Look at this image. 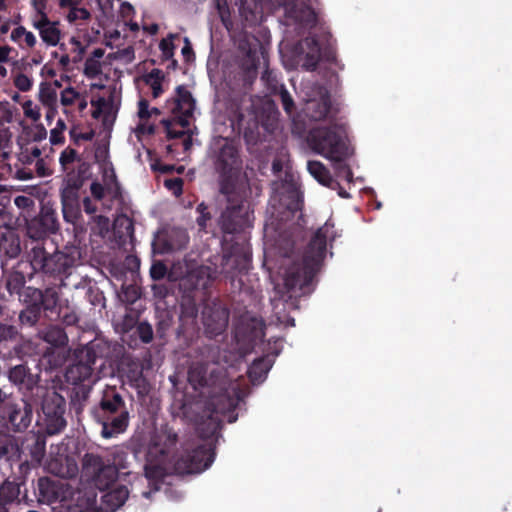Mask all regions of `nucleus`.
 I'll return each instance as SVG.
<instances>
[{
    "label": "nucleus",
    "mask_w": 512,
    "mask_h": 512,
    "mask_svg": "<svg viewBox=\"0 0 512 512\" xmlns=\"http://www.w3.org/2000/svg\"><path fill=\"white\" fill-rule=\"evenodd\" d=\"M176 434L163 428L151 438L146 453L145 474L149 480H155L169 473L193 474L206 470L213 462L210 443H203L197 448H186L173 465L167 462V452L175 444Z\"/></svg>",
    "instance_id": "1"
},
{
    "label": "nucleus",
    "mask_w": 512,
    "mask_h": 512,
    "mask_svg": "<svg viewBox=\"0 0 512 512\" xmlns=\"http://www.w3.org/2000/svg\"><path fill=\"white\" fill-rule=\"evenodd\" d=\"M308 142L315 153L333 163L339 175H342L347 181L352 180L350 169L345 165H340L354 153L344 127L333 125L316 128L311 131Z\"/></svg>",
    "instance_id": "2"
},
{
    "label": "nucleus",
    "mask_w": 512,
    "mask_h": 512,
    "mask_svg": "<svg viewBox=\"0 0 512 512\" xmlns=\"http://www.w3.org/2000/svg\"><path fill=\"white\" fill-rule=\"evenodd\" d=\"M331 228L332 225L326 223L318 230L309 245V250L304 259V267L301 272L298 266L287 268L283 272V285L287 290L286 292L289 294V299L298 296L299 291L310 282L315 268L324 258L326 237Z\"/></svg>",
    "instance_id": "3"
},
{
    "label": "nucleus",
    "mask_w": 512,
    "mask_h": 512,
    "mask_svg": "<svg viewBox=\"0 0 512 512\" xmlns=\"http://www.w3.org/2000/svg\"><path fill=\"white\" fill-rule=\"evenodd\" d=\"M280 53L283 64L287 69H294L301 64L306 70H312L319 60L320 48L314 39L307 38L294 50L282 46Z\"/></svg>",
    "instance_id": "4"
},
{
    "label": "nucleus",
    "mask_w": 512,
    "mask_h": 512,
    "mask_svg": "<svg viewBox=\"0 0 512 512\" xmlns=\"http://www.w3.org/2000/svg\"><path fill=\"white\" fill-rule=\"evenodd\" d=\"M166 107L174 117V120L184 128L189 125L190 119L193 118L196 102L186 87L178 86L175 96L167 100Z\"/></svg>",
    "instance_id": "5"
},
{
    "label": "nucleus",
    "mask_w": 512,
    "mask_h": 512,
    "mask_svg": "<svg viewBox=\"0 0 512 512\" xmlns=\"http://www.w3.org/2000/svg\"><path fill=\"white\" fill-rule=\"evenodd\" d=\"M42 410L48 434H56L65 427V400L61 395L55 392L48 394L43 400Z\"/></svg>",
    "instance_id": "6"
},
{
    "label": "nucleus",
    "mask_w": 512,
    "mask_h": 512,
    "mask_svg": "<svg viewBox=\"0 0 512 512\" xmlns=\"http://www.w3.org/2000/svg\"><path fill=\"white\" fill-rule=\"evenodd\" d=\"M24 296L31 298V302H29L28 307L20 313L19 319L22 324L29 326H33L37 322L42 306L48 309L56 301L53 292L47 291L43 294L41 290L30 287L25 290Z\"/></svg>",
    "instance_id": "7"
},
{
    "label": "nucleus",
    "mask_w": 512,
    "mask_h": 512,
    "mask_svg": "<svg viewBox=\"0 0 512 512\" xmlns=\"http://www.w3.org/2000/svg\"><path fill=\"white\" fill-rule=\"evenodd\" d=\"M92 117L101 122L105 130H110L116 120L118 106L114 95H92L90 100Z\"/></svg>",
    "instance_id": "8"
},
{
    "label": "nucleus",
    "mask_w": 512,
    "mask_h": 512,
    "mask_svg": "<svg viewBox=\"0 0 512 512\" xmlns=\"http://www.w3.org/2000/svg\"><path fill=\"white\" fill-rule=\"evenodd\" d=\"M21 109L26 119L34 123L33 126H29L20 121L22 133L27 134L33 141H41L46 138L47 130L39 123L41 119V108L40 105L35 103L32 99H26L21 103Z\"/></svg>",
    "instance_id": "9"
},
{
    "label": "nucleus",
    "mask_w": 512,
    "mask_h": 512,
    "mask_svg": "<svg viewBox=\"0 0 512 512\" xmlns=\"http://www.w3.org/2000/svg\"><path fill=\"white\" fill-rule=\"evenodd\" d=\"M253 220V213L249 205L242 203L228 207L221 216V225L225 232L233 233L249 226Z\"/></svg>",
    "instance_id": "10"
},
{
    "label": "nucleus",
    "mask_w": 512,
    "mask_h": 512,
    "mask_svg": "<svg viewBox=\"0 0 512 512\" xmlns=\"http://www.w3.org/2000/svg\"><path fill=\"white\" fill-rule=\"evenodd\" d=\"M37 99L45 111V120L47 124L51 125L59 113V93L50 83L42 82L39 85Z\"/></svg>",
    "instance_id": "11"
},
{
    "label": "nucleus",
    "mask_w": 512,
    "mask_h": 512,
    "mask_svg": "<svg viewBox=\"0 0 512 512\" xmlns=\"http://www.w3.org/2000/svg\"><path fill=\"white\" fill-rule=\"evenodd\" d=\"M32 27L38 31L43 43L55 47L62 39V32L58 21H52L48 16L39 19H31Z\"/></svg>",
    "instance_id": "12"
},
{
    "label": "nucleus",
    "mask_w": 512,
    "mask_h": 512,
    "mask_svg": "<svg viewBox=\"0 0 512 512\" xmlns=\"http://www.w3.org/2000/svg\"><path fill=\"white\" fill-rule=\"evenodd\" d=\"M60 106L65 115L69 116L73 109L83 113L88 107V99L85 94L69 85L59 92Z\"/></svg>",
    "instance_id": "13"
},
{
    "label": "nucleus",
    "mask_w": 512,
    "mask_h": 512,
    "mask_svg": "<svg viewBox=\"0 0 512 512\" xmlns=\"http://www.w3.org/2000/svg\"><path fill=\"white\" fill-rule=\"evenodd\" d=\"M137 118L138 124L134 128V132L137 137H141L145 134H152L155 130L154 124L150 122L152 118H156L160 115L159 109L150 107L148 101L141 98L137 103Z\"/></svg>",
    "instance_id": "14"
},
{
    "label": "nucleus",
    "mask_w": 512,
    "mask_h": 512,
    "mask_svg": "<svg viewBox=\"0 0 512 512\" xmlns=\"http://www.w3.org/2000/svg\"><path fill=\"white\" fill-rule=\"evenodd\" d=\"M317 96L318 98L308 99L304 109L306 115L314 121L324 119L330 107L329 96L324 88H318Z\"/></svg>",
    "instance_id": "15"
},
{
    "label": "nucleus",
    "mask_w": 512,
    "mask_h": 512,
    "mask_svg": "<svg viewBox=\"0 0 512 512\" xmlns=\"http://www.w3.org/2000/svg\"><path fill=\"white\" fill-rule=\"evenodd\" d=\"M8 418L16 430L26 429L32 418V408L27 403L21 405L8 402Z\"/></svg>",
    "instance_id": "16"
},
{
    "label": "nucleus",
    "mask_w": 512,
    "mask_h": 512,
    "mask_svg": "<svg viewBox=\"0 0 512 512\" xmlns=\"http://www.w3.org/2000/svg\"><path fill=\"white\" fill-rule=\"evenodd\" d=\"M218 161L221 166L223 172H232L233 170L238 169L239 161H238V153L235 146L224 140V143L221 146L220 153L218 155Z\"/></svg>",
    "instance_id": "17"
},
{
    "label": "nucleus",
    "mask_w": 512,
    "mask_h": 512,
    "mask_svg": "<svg viewBox=\"0 0 512 512\" xmlns=\"http://www.w3.org/2000/svg\"><path fill=\"white\" fill-rule=\"evenodd\" d=\"M212 405L214 408L213 412L209 415L207 431L205 432L206 435L215 432L221 421L218 414L225 413L226 411L230 410V408L233 406V400L221 396L214 400Z\"/></svg>",
    "instance_id": "18"
},
{
    "label": "nucleus",
    "mask_w": 512,
    "mask_h": 512,
    "mask_svg": "<svg viewBox=\"0 0 512 512\" xmlns=\"http://www.w3.org/2000/svg\"><path fill=\"white\" fill-rule=\"evenodd\" d=\"M10 40L19 47H25L28 49H33L38 43L36 35L23 25H17L12 29Z\"/></svg>",
    "instance_id": "19"
},
{
    "label": "nucleus",
    "mask_w": 512,
    "mask_h": 512,
    "mask_svg": "<svg viewBox=\"0 0 512 512\" xmlns=\"http://www.w3.org/2000/svg\"><path fill=\"white\" fill-rule=\"evenodd\" d=\"M128 426V413L122 412L120 415L115 417L111 422H102L101 435L104 438H112L120 433H123Z\"/></svg>",
    "instance_id": "20"
},
{
    "label": "nucleus",
    "mask_w": 512,
    "mask_h": 512,
    "mask_svg": "<svg viewBox=\"0 0 512 512\" xmlns=\"http://www.w3.org/2000/svg\"><path fill=\"white\" fill-rule=\"evenodd\" d=\"M0 250L3 251L10 258H15L20 254V240L14 232V229L1 233Z\"/></svg>",
    "instance_id": "21"
},
{
    "label": "nucleus",
    "mask_w": 512,
    "mask_h": 512,
    "mask_svg": "<svg viewBox=\"0 0 512 512\" xmlns=\"http://www.w3.org/2000/svg\"><path fill=\"white\" fill-rule=\"evenodd\" d=\"M129 496V491L125 486H117L103 496V502L111 511L122 506Z\"/></svg>",
    "instance_id": "22"
},
{
    "label": "nucleus",
    "mask_w": 512,
    "mask_h": 512,
    "mask_svg": "<svg viewBox=\"0 0 512 512\" xmlns=\"http://www.w3.org/2000/svg\"><path fill=\"white\" fill-rule=\"evenodd\" d=\"M143 80L152 90L153 98H158L164 92L165 74L162 70L152 69L144 75Z\"/></svg>",
    "instance_id": "23"
},
{
    "label": "nucleus",
    "mask_w": 512,
    "mask_h": 512,
    "mask_svg": "<svg viewBox=\"0 0 512 512\" xmlns=\"http://www.w3.org/2000/svg\"><path fill=\"white\" fill-rule=\"evenodd\" d=\"M307 169L310 175L324 186H330L333 178L327 167L320 161H309Z\"/></svg>",
    "instance_id": "24"
},
{
    "label": "nucleus",
    "mask_w": 512,
    "mask_h": 512,
    "mask_svg": "<svg viewBox=\"0 0 512 512\" xmlns=\"http://www.w3.org/2000/svg\"><path fill=\"white\" fill-rule=\"evenodd\" d=\"M102 181L106 185V190L113 197L119 193V184L116 179L114 167L111 162H106L104 166H100Z\"/></svg>",
    "instance_id": "25"
},
{
    "label": "nucleus",
    "mask_w": 512,
    "mask_h": 512,
    "mask_svg": "<svg viewBox=\"0 0 512 512\" xmlns=\"http://www.w3.org/2000/svg\"><path fill=\"white\" fill-rule=\"evenodd\" d=\"M271 366V361L266 358L255 361L248 370L249 378L254 383H260L266 377Z\"/></svg>",
    "instance_id": "26"
},
{
    "label": "nucleus",
    "mask_w": 512,
    "mask_h": 512,
    "mask_svg": "<svg viewBox=\"0 0 512 512\" xmlns=\"http://www.w3.org/2000/svg\"><path fill=\"white\" fill-rule=\"evenodd\" d=\"M61 201L65 219L69 220V215L74 213L77 204V191L73 187H66L61 192Z\"/></svg>",
    "instance_id": "27"
},
{
    "label": "nucleus",
    "mask_w": 512,
    "mask_h": 512,
    "mask_svg": "<svg viewBox=\"0 0 512 512\" xmlns=\"http://www.w3.org/2000/svg\"><path fill=\"white\" fill-rule=\"evenodd\" d=\"M91 374V368L88 365L77 364L70 367L67 371V379L73 383L81 382Z\"/></svg>",
    "instance_id": "28"
},
{
    "label": "nucleus",
    "mask_w": 512,
    "mask_h": 512,
    "mask_svg": "<svg viewBox=\"0 0 512 512\" xmlns=\"http://www.w3.org/2000/svg\"><path fill=\"white\" fill-rule=\"evenodd\" d=\"M67 8L69 10L66 14V20L70 24H81L82 22L89 20L91 17L90 12L85 8L78 6H70Z\"/></svg>",
    "instance_id": "29"
},
{
    "label": "nucleus",
    "mask_w": 512,
    "mask_h": 512,
    "mask_svg": "<svg viewBox=\"0 0 512 512\" xmlns=\"http://www.w3.org/2000/svg\"><path fill=\"white\" fill-rule=\"evenodd\" d=\"M19 488L13 482H5L0 486V503L8 504L18 498Z\"/></svg>",
    "instance_id": "30"
},
{
    "label": "nucleus",
    "mask_w": 512,
    "mask_h": 512,
    "mask_svg": "<svg viewBox=\"0 0 512 512\" xmlns=\"http://www.w3.org/2000/svg\"><path fill=\"white\" fill-rule=\"evenodd\" d=\"M98 8L101 14L98 16V20L101 26L107 25L114 16V8L112 0H98Z\"/></svg>",
    "instance_id": "31"
},
{
    "label": "nucleus",
    "mask_w": 512,
    "mask_h": 512,
    "mask_svg": "<svg viewBox=\"0 0 512 512\" xmlns=\"http://www.w3.org/2000/svg\"><path fill=\"white\" fill-rule=\"evenodd\" d=\"M43 339L55 346L63 345L66 342V336L62 329L58 327L48 328L43 332Z\"/></svg>",
    "instance_id": "32"
},
{
    "label": "nucleus",
    "mask_w": 512,
    "mask_h": 512,
    "mask_svg": "<svg viewBox=\"0 0 512 512\" xmlns=\"http://www.w3.org/2000/svg\"><path fill=\"white\" fill-rule=\"evenodd\" d=\"M14 204L18 209L22 210L21 216L23 217L24 221L27 222L28 217L31 215V211L35 207L34 200L31 197L21 195L14 199Z\"/></svg>",
    "instance_id": "33"
},
{
    "label": "nucleus",
    "mask_w": 512,
    "mask_h": 512,
    "mask_svg": "<svg viewBox=\"0 0 512 512\" xmlns=\"http://www.w3.org/2000/svg\"><path fill=\"white\" fill-rule=\"evenodd\" d=\"M289 14L295 20L307 24H312L316 21L315 13L309 7L290 9Z\"/></svg>",
    "instance_id": "34"
},
{
    "label": "nucleus",
    "mask_w": 512,
    "mask_h": 512,
    "mask_svg": "<svg viewBox=\"0 0 512 512\" xmlns=\"http://www.w3.org/2000/svg\"><path fill=\"white\" fill-rule=\"evenodd\" d=\"M17 116V110L9 102H0V128L4 129L5 123L14 122Z\"/></svg>",
    "instance_id": "35"
},
{
    "label": "nucleus",
    "mask_w": 512,
    "mask_h": 512,
    "mask_svg": "<svg viewBox=\"0 0 512 512\" xmlns=\"http://www.w3.org/2000/svg\"><path fill=\"white\" fill-rule=\"evenodd\" d=\"M84 74L89 79L103 75L102 63L96 58H88L84 65Z\"/></svg>",
    "instance_id": "36"
},
{
    "label": "nucleus",
    "mask_w": 512,
    "mask_h": 512,
    "mask_svg": "<svg viewBox=\"0 0 512 512\" xmlns=\"http://www.w3.org/2000/svg\"><path fill=\"white\" fill-rule=\"evenodd\" d=\"M188 380L194 386H203L208 383L203 366H193L188 373Z\"/></svg>",
    "instance_id": "37"
},
{
    "label": "nucleus",
    "mask_w": 512,
    "mask_h": 512,
    "mask_svg": "<svg viewBox=\"0 0 512 512\" xmlns=\"http://www.w3.org/2000/svg\"><path fill=\"white\" fill-rule=\"evenodd\" d=\"M95 81L90 83V91L99 90L101 91L100 95H114L116 92L115 87L107 85L108 77L105 75L99 76L94 79Z\"/></svg>",
    "instance_id": "38"
},
{
    "label": "nucleus",
    "mask_w": 512,
    "mask_h": 512,
    "mask_svg": "<svg viewBox=\"0 0 512 512\" xmlns=\"http://www.w3.org/2000/svg\"><path fill=\"white\" fill-rule=\"evenodd\" d=\"M66 123L63 119H58L54 128L50 131V142L59 144L63 141V132L66 130Z\"/></svg>",
    "instance_id": "39"
},
{
    "label": "nucleus",
    "mask_w": 512,
    "mask_h": 512,
    "mask_svg": "<svg viewBox=\"0 0 512 512\" xmlns=\"http://www.w3.org/2000/svg\"><path fill=\"white\" fill-rule=\"evenodd\" d=\"M13 83L15 87L22 92L30 91L33 86V80L28 75L23 73H18L14 77Z\"/></svg>",
    "instance_id": "40"
},
{
    "label": "nucleus",
    "mask_w": 512,
    "mask_h": 512,
    "mask_svg": "<svg viewBox=\"0 0 512 512\" xmlns=\"http://www.w3.org/2000/svg\"><path fill=\"white\" fill-rule=\"evenodd\" d=\"M122 398L120 395L115 394L112 399H104L101 402V408L109 413L116 412L122 405Z\"/></svg>",
    "instance_id": "41"
},
{
    "label": "nucleus",
    "mask_w": 512,
    "mask_h": 512,
    "mask_svg": "<svg viewBox=\"0 0 512 512\" xmlns=\"http://www.w3.org/2000/svg\"><path fill=\"white\" fill-rule=\"evenodd\" d=\"M174 37L175 36L171 34L167 38H164L159 44V48L166 59L171 58L174 54Z\"/></svg>",
    "instance_id": "42"
},
{
    "label": "nucleus",
    "mask_w": 512,
    "mask_h": 512,
    "mask_svg": "<svg viewBox=\"0 0 512 512\" xmlns=\"http://www.w3.org/2000/svg\"><path fill=\"white\" fill-rule=\"evenodd\" d=\"M94 227L93 229L97 231L100 235H104L108 232L110 226V220L105 216H95L93 218Z\"/></svg>",
    "instance_id": "43"
},
{
    "label": "nucleus",
    "mask_w": 512,
    "mask_h": 512,
    "mask_svg": "<svg viewBox=\"0 0 512 512\" xmlns=\"http://www.w3.org/2000/svg\"><path fill=\"white\" fill-rule=\"evenodd\" d=\"M34 14L31 19H39L48 16L46 13L47 0H31Z\"/></svg>",
    "instance_id": "44"
},
{
    "label": "nucleus",
    "mask_w": 512,
    "mask_h": 512,
    "mask_svg": "<svg viewBox=\"0 0 512 512\" xmlns=\"http://www.w3.org/2000/svg\"><path fill=\"white\" fill-rule=\"evenodd\" d=\"M41 155V150L37 146H32L31 148H26L24 151L20 153V160L24 163H31L33 159L39 158Z\"/></svg>",
    "instance_id": "45"
},
{
    "label": "nucleus",
    "mask_w": 512,
    "mask_h": 512,
    "mask_svg": "<svg viewBox=\"0 0 512 512\" xmlns=\"http://www.w3.org/2000/svg\"><path fill=\"white\" fill-rule=\"evenodd\" d=\"M114 58L124 64H129L134 61V50L131 47L124 48L114 53Z\"/></svg>",
    "instance_id": "46"
},
{
    "label": "nucleus",
    "mask_w": 512,
    "mask_h": 512,
    "mask_svg": "<svg viewBox=\"0 0 512 512\" xmlns=\"http://www.w3.org/2000/svg\"><path fill=\"white\" fill-rule=\"evenodd\" d=\"M26 376V369L21 366H15L9 371V380L15 384L22 383Z\"/></svg>",
    "instance_id": "47"
},
{
    "label": "nucleus",
    "mask_w": 512,
    "mask_h": 512,
    "mask_svg": "<svg viewBox=\"0 0 512 512\" xmlns=\"http://www.w3.org/2000/svg\"><path fill=\"white\" fill-rule=\"evenodd\" d=\"M17 335V329L8 324L0 323V341L14 339Z\"/></svg>",
    "instance_id": "48"
},
{
    "label": "nucleus",
    "mask_w": 512,
    "mask_h": 512,
    "mask_svg": "<svg viewBox=\"0 0 512 512\" xmlns=\"http://www.w3.org/2000/svg\"><path fill=\"white\" fill-rule=\"evenodd\" d=\"M164 185L175 196H179L182 193L183 181L181 178L167 179L164 181Z\"/></svg>",
    "instance_id": "49"
},
{
    "label": "nucleus",
    "mask_w": 512,
    "mask_h": 512,
    "mask_svg": "<svg viewBox=\"0 0 512 512\" xmlns=\"http://www.w3.org/2000/svg\"><path fill=\"white\" fill-rule=\"evenodd\" d=\"M162 124L166 128L167 136L169 138H178L184 134V131L175 129V127H174L175 124H179V123L177 121H175L174 118L172 120H163Z\"/></svg>",
    "instance_id": "50"
},
{
    "label": "nucleus",
    "mask_w": 512,
    "mask_h": 512,
    "mask_svg": "<svg viewBox=\"0 0 512 512\" xmlns=\"http://www.w3.org/2000/svg\"><path fill=\"white\" fill-rule=\"evenodd\" d=\"M76 158V152L73 149H65L59 158L60 164L64 170L68 169V166L74 162Z\"/></svg>",
    "instance_id": "51"
},
{
    "label": "nucleus",
    "mask_w": 512,
    "mask_h": 512,
    "mask_svg": "<svg viewBox=\"0 0 512 512\" xmlns=\"http://www.w3.org/2000/svg\"><path fill=\"white\" fill-rule=\"evenodd\" d=\"M137 332L141 340L145 343H148L153 338V331L149 324L140 323L137 327Z\"/></svg>",
    "instance_id": "52"
},
{
    "label": "nucleus",
    "mask_w": 512,
    "mask_h": 512,
    "mask_svg": "<svg viewBox=\"0 0 512 512\" xmlns=\"http://www.w3.org/2000/svg\"><path fill=\"white\" fill-rule=\"evenodd\" d=\"M90 191L92 196L97 200H102L105 196V194H108L106 190V185L101 184L98 181H94L91 183Z\"/></svg>",
    "instance_id": "53"
},
{
    "label": "nucleus",
    "mask_w": 512,
    "mask_h": 512,
    "mask_svg": "<svg viewBox=\"0 0 512 512\" xmlns=\"http://www.w3.org/2000/svg\"><path fill=\"white\" fill-rule=\"evenodd\" d=\"M280 98L285 111L288 114H291L294 107V103L289 92L283 86L280 89Z\"/></svg>",
    "instance_id": "54"
},
{
    "label": "nucleus",
    "mask_w": 512,
    "mask_h": 512,
    "mask_svg": "<svg viewBox=\"0 0 512 512\" xmlns=\"http://www.w3.org/2000/svg\"><path fill=\"white\" fill-rule=\"evenodd\" d=\"M151 277L155 280L162 279L166 274V267L161 262H156L150 269Z\"/></svg>",
    "instance_id": "55"
},
{
    "label": "nucleus",
    "mask_w": 512,
    "mask_h": 512,
    "mask_svg": "<svg viewBox=\"0 0 512 512\" xmlns=\"http://www.w3.org/2000/svg\"><path fill=\"white\" fill-rule=\"evenodd\" d=\"M95 157H96V160L99 164V166H104V164L106 162H111L109 160V153H108V149L107 147L103 146V147H99L97 150H96V153H95Z\"/></svg>",
    "instance_id": "56"
},
{
    "label": "nucleus",
    "mask_w": 512,
    "mask_h": 512,
    "mask_svg": "<svg viewBox=\"0 0 512 512\" xmlns=\"http://www.w3.org/2000/svg\"><path fill=\"white\" fill-rule=\"evenodd\" d=\"M13 52V48L9 45H0V65L7 63Z\"/></svg>",
    "instance_id": "57"
},
{
    "label": "nucleus",
    "mask_w": 512,
    "mask_h": 512,
    "mask_svg": "<svg viewBox=\"0 0 512 512\" xmlns=\"http://www.w3.org/2000/svg\"><path fill=\"white\" fill-rule=\"evenodd\" d=\"M134 13L133 7L129 3H122L120 6V16L125 19H129Z\"/></svg>",
    "instance_id": "58"
},
{
    "label": "nucleus",
    "mask_w": 512,
    "mask_h": 512,
    "mask_svg": "<svg viewBox=\"0 0 512 512\" xmlns=\"http://www.w3.org/2000/svg\"><path fill=\"white\" fill-rule=\"evenodd\" d=\"M197 210L200 213V217L197 219V222L200 227L204 228L206 226V221L209 218L205 213L206 206L203 203H201L198 206Z\"/></svg>",
    "instance_id": "59"
},
{
    "label": "nucleus",
    "mask_w": 512,
    "mask_h": 512,
    "mask_svg": "<svg viewBox=\"0 0 512 512\" xmlns=\"http://www.w3.org/2000/svg\"><path fill=\"white\" fill-rule=\"evenodd\" d=\"M72 45H74V51L77 52L78 55H82L85 51V46L80 42L77 37H72L70 39Z\"/></svg>",
    "instance_id": "60"
},
{
    "label": "nucleus",
    "mask_w": 512,
    "mask_h": 512,
    "mask_svg": "<svg viewBox=\"0 0 512 512\" xmlns=\"http://www.w3.org/2000/svg\"><path fill=\"white\" fill-rule=\"evenodd\" d=\"M11 138V132L9 128L0 130V149L3 148L4 144L8 142Z\"/></svg>",
    "instance_id": "61"
},
{
    "label": "nucleus",
    "mask_w": 512,
    "mask_h": 512,
    "mask_svg": "<svg viewBox=\"0 0 512 512\" xmlns=\"http://www.w3.org/2000/svg\"><path fill=\"white\" fill-rule=\"evenodd\" d=\"M83 206H84L85 212L88 214L95 213L97 210L95 205H93L91 199L88 197L83 200Z\"/></svg>",
    "instance_id": "62"
},
{
    "label": "nucleus",
    "mask_w": 512,
    "mask_h": 512,
    "mask_svg": "<svg viewBox=\"0 0 512 512\" xmlns=\"http://www.w3.org/2000/svg\"><path fill=\"white\" fill-rule=\"evenodd\" d=\"M11 24H12V21L9 18H5L2 21V24L0 26V37L2 35H5L8 33V31L10 30Z\"/></svg>",
    "instance_id": "63"
},
{
    "label": "nucleus",
    "mask_w": 512,
    "mask_h": 512,
    "mask_svg": "<svg viewBox=\"0 0 512 512\" xmlns=\"http://www.w3.org/2000/svg\"><path fill=\"white\" fill-rule=\"evenodd\" d=\"M82 0H58L59 6L61 8H66L70 6H78Z\"/></svg>",
    "instance_id": "64"
}]
</instances>
